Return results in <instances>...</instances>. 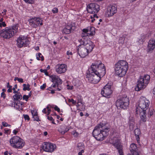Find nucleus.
<instances>
[{
  "label": "nucleus",
  "instance_id": "f257e3e1",
  "mask_svg": "<svg viewBox=\"0 0 155 155\" xmlns=\"http://www.w3.org/2000/svg\"><path fill=\"white\" fill-rule=\"evenodd\" d=\"M106 73L105 67L101 61H98L92 64L88 69L87 78L89 82L96 84L98 83Z\"/></svg>",
  "mask_w": 155,
  "mask_h": 155
},
{
  "label": "nucleus",
  "instance_id": "f03ea898",
  "mask_svg": "<svg viewBox=\"0 0 155 155\" xmlns=\"http://www.w3.org/2000/svg\"><path fill=\"white\" fill-rule=\"evenodd\" d=\"M128 67V63L125 61H119L115 65V73L120 77H123L126 74Z\"/></svg>",
  "mask_w": 155,
  "mask_h": 155
},
{
  "label": "nucleus",
  "instance_id": "7ed1b4c3",
  "mask_svg": "<svg viewBox=\"0 0 155 155\" xmlns=\"http://www.w3.org/2000/svg\"><path fill=\"white\" fill-rule=\"evenodd\" d=\"M150 77L147 74L144 76H141L137 81V86L135 88L136 91H139L146 88L149 84Z\"/></svg>",
  "mask_w": 155,
  "mask_h": 155
},
{
  "label": "nucleus",
  "instance_id": "20e7f679",
  "mask_svg": "<svg viewBox=\"0 0 155 155\" xmlns=\"http://www.w3.org/2000/svg\"><path fill=\"white\" fill-rule=\"evenodd\" d=\"M23 140L18 136H14L10 140V145L15 148L20 149L24 145Z\"/></svg>",
  "mask_w": 155,
  "mask_h": 155
},
{
  "label": "nucleus",
  "instance_id": "39448f33",
  "mask_svg": "<svg viewBox=\"0 0 155 155\" xmlns=\"http://www.w3.org/2000/svg\"><path fill=\"white\" fill-rule=\"evenodd\" d=\"M129 104V99L126 96L121 97L116 102V106L118 109H126Z\"/></svg>",
  "mask_w": 155,
  "mask_h": 155
},
{
  "label": "nucleus",
  "instance_id": "423d86ee",
  "mask_svg": "<svg viewBox=\"0 0 155 155\" xmlns=\"http://www.w3.org/2000/svg\"><path fill=\"white\" fill-rule=\"evenodd\" d=\"M150 104V101L147 99L145 97H140L139 102V107H137L136 109L138 108L139 111H146L147 110L149 105Z\"/></svg>",
  "mask_w": 155,
  "mask_h": 155
},
{
  "label": "nucleus",
  "instance_id": "0eeeda50",
  "mask_svg": "<svg viewBox=\"0 0 155 155\" xmlns=\"http://www.w3.org/2000/svg\"><path fill=\"white\" fill-rule=\"evenodd\" d=\"M51 78L52 81L53 83H55V84L52 85L51 86L49 87L48 89L49 90V88H51L52 87H53L55 88V90L58 91H60L62 89V87L60 85L62 82V81L58 76L54 75H51Z\"/></svg>",
  "mask_w": 155,
  "mask_h": 155
},
{
  "label": "nucleus",
  "instance_id": "6e6552de",
  "mask_svg": "<svg viewBox=\"0 0 155 155\" xmlns=\"http://www.w3.org/2000/svg\"><path fill=\"white\" fill-rule=\"evenodd\" d=\"M112 82L108 83L104 87L101 92L103 96L107 98L110 97L113 92L112 89Z\"/></svg>",
  "mask_w": 155,
  "mask_h": 155
},
{
  "label": "nucleus",
  "instance_id": "1a4fd4ad",
  "mask_svg": "<svg viewBox=\"0 0 155 155\" xmlns=\"http://www.w3.org/2000/svg\"><path fill=\"white\" fill-rule=\"evenodd\" d=\"M17 41V45L19 48L27 46L30 44L29 39L25 36H20Z\"/></svg>",
  "mask_w": 155,
  "mask_h": 155
},
{
  "label": "nucleus",
  "instance_id": "9d476101",
  "mask_svg": "<svg viewBox=\"0 0 155 155\" xmlns=\"http://www.w3.org/2000/svg\"><path fill=\"white\" fill-rule=\"evenodd\" d=\"M29 25L31 27L36 28L38 26L43 25V20L40 17H34L29 19L28 20Z\"/></svg>",
  "mask_w": 155,
  "mask_h": 155
},
{
  "label": "nucleus",
  "instance_id": "9b49d317",
  "mask_svg": "<svg viewBox=\"0 0 155 155\" xmlns=\"http://www.w3.org/2000/svg\"><path fill=\"white\" fill-rule=\"evenodd\" d=\"M110 126L107 127H105L102 129L101 132H100V133L95 137V139L99 141H102L104 139V138L106 137L109 134V131H110Z\"/></svg>",
  "mask_w": 155,
  "mask_h": 155
},
{
  "label": "nucleus",
  "instance_id": "f8f14e48",
  "mask_svg": "<svg viewBox=\"0 0 155 155\" xmlns=\"http://www.w3.org/2000/svg\"><path fill=\"white\" fill-rule=\"evenodd\" d=\"M14 35L8 27H6L0 31V36L6 39H9Z\"/></svg>",
  "mask_w": 155,
  "mask_h": 155
},
{
  "label": "nucleus",
  "instance_id": "ddd939ff",
  "mask_svg": "<svg viewBox=\"0 0 155 155\" xmlns=\"http://www.w3.org/2000/svg\"><path fill=\"white\" fill-rule=\"evenodd\" d=\"M87 11L89 13L95 14L97 13L99 11L100 6L96 3H91L87 6Z\"/></svg>",
  "mask_w": 155,
  "mask_h": 155
},
{
  "label": "nucleus",
  "instance_id": "4468645a",
  "mask_svg": "<svg viewBox=\"0 0 155 155\" xmlns=\"http://www.w3.org/2000/svg\"><path fill=\"white\" fill-rule=\"evenodd\" d=\"M55 144L49 142H45L43 145L42 148L44 150L47 152H52L56 149Z\"/></svg>",
  "mask_w": 155,
  "mask_h": 155
},
{
  "label": "nucleus",
  "instance_id": "2eb2a0df",
  "mask_svg": "<svg viewBox=\"0 0 155 155\" xmlns=\"http://www.w3.org/2000/svg\"><path fill=\"white\" fill-rule=\"evenodd\" d=\"M105 124L104 123H100L94 128L93 131V135L94 137L95 138V137L97 136V135L100 133V132H101L102 129L101 128H103L105 127Z\"/></svg>",
  "mask_w": 155,
  "mask_h": 155
},
{
  "label": "nucleus",
  "instance_id": "dca6fc26",
  "mask_svg": "<svg viewBox=\"0 0 155 155\" xmlns=\"http://www.w3.org/2000/svg\"><path fill=\"white\" fill-rule=\"evenodd\" d=\"M112 144L118 150L120 155H124L123 151L122 146L120 144V141L117 138H115L114 141H113Z\"/></svg>",
  "mask_w": 155,
  "mask_h": 155
},
{
  "label": "nucleus",
  "instance_id": "f3484780",
  "mask_svg": "<svg viewBox=\"0 0 155 155\" xmlns=\"http://www.w3.org/2000/svg\"><path fill=\"white\" fill-rule=\"evenodd\" d=\"M67 70V66L65 64H58L55 66L56 72L59 74H61L65 72Z\"/></svg>",
  "mask_w": 155,
  "mask_h": 155
},
{
  "label": "nucleus",
  "instance_id": "a211bd4d",
  "mask_svg": "<svg viewBox=\"0 0 155 155\" xmlns=\"http://www.w3.org/2000/svg\"><path fill=\"white\" fill-rule=\"evenodd\" d=\"M78 50V54L81 58L85 57L89 53L85 48L81 44L79 45Z\"/></svg>",
  "mask_w": 155,
  "mask_h": 155
},
{
  "label": "nucleus",
  "instance_id": "6ab92c4d",
  "mask_svg": "<svg viewBox=\"0 0 155 155\" xmlns=\"http://www.w3.org/2000/svg\"><path fill=\"white\" fill-rule=\"evenodd\" d=\"M81 44L85 48L89 53L91 52L94 48L93 44L90 40L85 41L83 42H81Z\"/></svg>",
  "mask_w": 155,
  "mask_h": 155
},
{
  "label": "nucleus",
  "instance_id": "aec40b11",
  "mask_svg": "<svg viewBox=\"0 0 155 155\" xmlns=\"http://www.w3.org/2000/svg\"><path fill=\"white\" fill-rule=\"evenodd\" d=\"M117 12V9L115 6L110 5L107 8V11L105 13V15L107 17H111L113 16Z\"/></svg>",
  "mask_w": 155,
  "mask_h": 155
},
{
  "label": "nucleus",
  "instance_id": "412c9836",
  "mask_svg": "<svg viewBox=\"0 0 155 155\" xmlns=\"http://www.w3.org/2000/svg\"><path fill=\"white\" fill-rule=\"evenodd\" d=\"M75 29V27L73 26L72 24H69L66 26L62 31L63 33L66 34H68L70 33L73 32Z\"/></svg>",
  "mask_w": 155,
  "mask_h": 155
},
{
  "label": "nucleus",
  "instance_id": "4be33fe9",
  "mask_svg": "<svg viewBox=\"0 0 155 155\" xmlns=\"http://www.w3.org/2000/svg\"><path fill=\"white\" fill-rule=\"evenodd\" d=\"M136 112L137 114H139L140 116V120L143 122H146L147 120L146 115V111H139L138 108L136 109Z\"/></svg>",
  "mask_w": 155,
  "mask_h": 155
},
{
  "label": "nucleus",
  "instance_id": "5701e85b",
  "mask_svg": "<svg viewBox=\"0 0 155 155\" xmlns=\"http://www.w3.org/2000/svg\"><path fill=\"white\" fill-rule=\"evenodd\" d=\"M130 150L132 155H139L137 151V146L135 144L132 143L130 145Z\"/></svg>",
  "mask_w": 155,
  "mask_h": 155
},
{
  "label": "nucleus",
  "instance_id": "b1692460",
  "mask_svg": "<svg viewBox=\"0 0 155 155\" xmlns=\"http://www.w3.org/2000/svg\"><path fill=\"white\" fill-rule=\"evenodd\" d=\"M148 48L149 51H152L155 48V40L153 39L150 40L149 42Z\"/></svg>",
  "mask_w": 155,
  "mask_h": 155
},
{
  "label": "nucleus",
  "instance_id": "393cba45",
  "mask_svg": "<svg viewBox=\"0 0 155 155\" xmlns=\"http://www.w3.org/2000/svg\"><path fill=\"white\" fill-rule=\"evenodd\" d=\"M88 34L92 35L91 33H85L82 32L81 35L82 38L79 40V41L81 43L85 41L88 40H89L88 39V36L87 35Z\"/></svg>",
  "mask_w": 155,
  "mask_h": 155
},
{
  "label": "nucleus",
  "instance_id": "a878e982",
  "mask_svg": "<svg viewBox=\"0 0 155 155\" xmlns=\"http://www.w3.org/2000/svg\"><path fill=\"white\" fill-rule=\"evenodd\" d=\"M134 133L135 136L136 137L137 140L138 141L139 140V135L141 134L140 130L137 128L134 131Z\"/></svg>",
  "mask_w": 155,
  "mask_h": 155
},
{
  "label": "nucleus",
  "instance_id": "bb28decb",
  "mask_svg": "<svg viewBox=\"0 0 155 155\" xmlns=\"http://www.w3.org/2000/svg\"><path fill=\"white\" fill-rule=\"evenodd\" d=\"M11 30L12 33H13L15 35L17 32L18 30V25H15L13 26L12 27H8Z\"/></svg>",
  "mask_w": 155,
  "mask_h": 155
},
{
  "label": "nucleus",
  "instance_id": "cd10ccee",
  "mask_svg": "<svg viewBox=\"0 0 155 155\" xmlns=\"http://www.w3.org/2000/svg\"><path fill=\"white\" fill-rule=\"evenodd\" d=\"M13 97L14 100L16 101L21 100L22 97L21 94L19 92L14 95Z\"/></svg>",
  "mask_w": 155,
  "mask_h": 155
},
{
  "label": "nucleus",
  "instance_id": "c85d7f7f",
  "mask_svg": "<svg viewBox=\"0 0 155 155\" xmlns=\"http://www.w3.org/2000/svg\"><path fill=\"white\" fill-rule=\"evenodd\" d=\"M68 130L69 129H66V130L64 129L63 127H61V128L59 129L58 130L59 132L62 134H64L66 132L68 131Z\"/></svg>",
  "mask_w": 155,
  "mask_h": 155
},
{
  "label": "nucleus",
  "instance_id": "c756f323",
  "mask_svg": "<svg viewBox=\"0 0 155 155\" xmlns=\"http://www.w3.org/2000/svg\"><path fill=\"white\" fill-rule=\"evenodd\" d=\"M36 58L38 60H41L42 61L44 60V58L41 53L36 54Z\"/></svg>",
  "mask_w": 155,
  "mask_h": 155
},
{
  "label": "nucleus",
  "instance_id": "7c9ffc66",
  "mask_svg": "<svg viewBox=\"0 0 155 155\" xmlns=\"http://www.w3.org/2000/svg\"><path fill=\"white\" fill-rule=\"evenodd\" d=\"M23 90H28V91H29L31 89L30 88V85L29 84H28L26 85L24 84H23Z\"/></svg>",
  "mask_w": 155,
  "mask_h": 155
},
{
  "label": "nucleus",
  "instance_id": "2f4dec72",
  "mask_svg": "<svg viewBox=\"0 0 155 155\" xmlns=\"http://www.w3.org/2000/svg\"><path fill=\"white\" fill-rule=\"evenodd\" d=\"M77 102L76 103L77 104L80 103L81 104H82V99H81V96L78 95L77 97Z\"/></svg>",
  "mask_w": 155,
  "mask_h": 155
},
{
  "label": "nucleus",
  "instance_id": "473e14b6",
  "mask_svg": "<svg viewBox=\"0 0 155 155\" xmlns=\"http://www.w3.org/2000/svg\"><path fill=\"white\" fill-rule=\"evenodd\" d=\"M7 87L8 88L7 90L8 92V93L12 92V86L9 85V82L7 83Z\"/></svg>",
  "mask_w": 155,
  "mask_h": 155
},
{
  "label": "nucleus",
  "instance_id": "72a5a7b5",
  "mask_svg": "<svg viewBox=\"0 0 155 155\" xmlns=\"http://www.w3.org/2000/svg\"><path fill=\"white\" fill-rule=\"evenodd\" d=\"M125 40V36L124 35H123L122 36L120 37V38L119 42L120 43H123L124 42V41Z\"/></svg>",
  "mask_w": 155,
  "mask_h": 155
},
{
  "label": "nucleus",
  "instance_id": "f704fd0d",
  "mask_svg": "<svg viewBox=\"0 0 155 155\" xmlns=\"http://www.w3.org/2000/svg\"><path fill=\"white\" fill-rule=\"evenodd\" d=\"M153 114V109L150 108L149 110L148 114L150 116H151Z\"/></svg>",
  "mask_w": 155,
  "mask_h": 155
},
{
  "label": "nucleus",
  "instance_id": "c9c22d12",
  "mask_svg": "<svg viewBox=\"0 0 155 155\" xmlns=\"http://www.w3.org/2000/svg\"><path fill=\"white\" fill-rule=\"evenodd\" d=\"M68 101L69 102H72V103L74 104H75L77 103V101H74V99H68Z\"/></svg>",
  "mask_w": 155,
  "mask_h": 155
},
{
  "label": "nucleus",
  "instance_id": "e433bc0d",
  "mask_svg": "<svg viewBox=\"0 0 155 155\" xmlns=\"http://www.w3.org/2000/svg\"><path fill=\"white\" fill-rule=\"evenodd\" d=\"M48 119L49 120L51 121L52 123L53 124H55V123H54V120L53 119V118L51 117H50L49 116H48Z\"/></svg>",
  "mask_w": 155,
  "mask_h": 155
},
{
  "label": "nucleus",
  "instance_id": "4c0bfd02",
  "mask_svg": "<svg viewBox=\"0 0 155 155\" xmlns=\"http://www.w3.org/2000/svg\"><path fill=\"white\" fill-rule=\"evenodd\" d=\"M52 12L54 13H56L58 12V9L57 8H54L52 10Z\"/></svg>",
  "mask_w": 155,
  "mask_h": 155
},
{
  "label": "nucleus",
  "instance_id": "58836bf2",
  "mask_svg": "<svg viewBox=\"0 0 155 155\" xmlns=\"http://www.w3.org/2000/svg\"><path fill=\"white\" fill-rule=\"evenodd\" d=\"M31 112L32 114L33 117V116L38 115L37 112L36 111H35L34 110H31Z\"/></svg>",
  "mask_w": 155,
  "mask_h": 155
},
{
  "label": "nucleus",
  "instance_id": "ea45409f",
  "mask_svg": "<svg viewBox=\"0 0 155 155\" xmlns=\"http://www.w3.org/2000/svg\"><path fill=\"white\" fill-rule=\"evenodd\" d=\"M6 26V24L5 22H2L0 23V27L2 28V27H5Z\"/></svg>",
  "mask_w": 155,
  "mask_h": 155
},
{
  "label": "nucleus",
  "instance_id": "a19ab883",
  "mask_svg": "<svg viewBox=\"0 0 155 155\" xmlns=\"http://www.w3.org/2000/svg\"><path fill=\"white\" fill-rule=\"evenodd\" d=\"M40 71L41 72H43L45 73V75H48V73L47 72V71L46 70H43L42 69H41L40 70Z\"/></svg>",
  "mask_w": 155,
  "mask_h": 155
},
{
  "label": "nucleus",
  "instance_id": "79ce46f5",
  "mask_svg": "<svg viewBox=\"0 0 155 155\" xmlns=\"http://www.w3.org/2000/svg\"><path fill=\"white\" fill-rule=\"evenodd\" d=\"M72 134L74 137H77L79 135V134L75 131H73Z\"/></svg>",
  "mask_w": 155,
  "mask_h": 155
},
{
  "label": "nucleus",
  "instance_id": "37998d69",
  "mask_svg": "<svg viewBox=\"0 0 155 155\" xmlns=\"http://www.w3.org/2000/svg\"><path fill=\"white\" fill-rule=\"evenodd\" d=\"M29 98V96L28 95H23V100H25L26 101H27L28 100V99Z\"/></svg>",
  "mask_w": 155,
  "mask_h": 155
},
{
  "label": "nucleus",
  "instance_id": "c03bdc74",
  "mask_svg": "<svg viewBox=\"0 0 155 155\" xmlns=\"http://www.w3.org/2000/svg\"><path fill=\"white\" fill-rule=\"evenodd\" d=\"M33 117L34 119V120H36L37 121H38L39 120V119L38 118V115L33 116Z\"/></svg>",
  "mask_w": 155,
  "mask_h": 155
},
{
  "label": "nucleus",
  "instance_id": "a18cd8bd",
  "mask_svg": "<svg viewBox=\"0 0 155 155\" xmlns=\"http://www.w3.org/2000/svg\"><path fill=\"white\" fill-rule=\"evenodd\" d=\"M24 117L25 120H29L30 119L28 115H24Z\"/></svg>",
  "mask_w": 155,
  "mask_h": 155
},
{
  "label": "nucleus",
  "instance_id": "49530a36",
  "mask_svg": "<svg viewBox=\"0 0 155 155\" xmlns=\"http://www.w3.org/2000/svg\"><path fill=\"white\" fill-rule=\"evenodd\" d=\"M67 88L69 90H72L74 88V87L73 86H69V85H67Z\"/></svg>",
  "mask_w": 155,
  "mask_h": 155
},
{
  "label": "nucleus",
  "instance_id": "de8ad7c7",
  "mask_svg": "<svg viewBox=\"0 0 155 155\" xmlns=\"http://www.w3.org/2000/svg\"><path fill=\"white\" fill-rule=\"evenodd\" d=\"M25 2H28L29 3L32 4L33 3V0H24Z\"/></svg>",
  "mask_w": 155,
  "mask_h": 155
},
{
  "label": "nucleus",
  "instance_id": "09e8293b",
  "mask_svg": "<svg viewBox=\"0 0 155 155\" xmlns=\"http://www.w3.org/2000/svg\"><path fill=\"white\" fill-rule=\"evenodd\" d=\"M46 84H43V85L41 86H40V88L41 89L43 90L46 87Z\"/></svg>",
  "mask_w": 155,
  "mask_h": 155
},
{
  "label": "nucleus",
  "instance_id": "8fccbe9b",
  "mask_svg": "<svg viewBox=\"0 0 155 155\" xmlns=\"http://www.w3.org/2000/svg\"><path fill=\"white\" fill-rule=\"evenodd\" d=\"M54 108L55 110L57 111L58 112H60V109L57 106H55Z\"/></svg>",
  "mask_w": 155,
  "mask_h": 155
},
{
  "label": "nucleus",
  "instance_id": "3c124183",
  "mask_svg": "<svg viewBox=\"0 0 155 155\" xmlns=\"http://www.w3.org/2000/svg\"><path fill=\"white\" fill-rule=\"evenodd\" d=\"M2 124L3 126L5 127H8V124L5 122H2Z\"/></svg>",
  "mask_w": 155,
  "mask_h": 155
},
{
  "label": "nucleus",
  "instance_id": "603ef678",
  "mask_svg": "<svg viewBox=\"0 0 155 155\" xmlns=\"http://www.w3.org/2000/svg\"><path fill=\"white\" fill-rule=\"evenodd\" d=\"M130 130H132L134 129V125L132 124V125H130Z\"/></svg>",
  "mask_w": 155,
  "mask_h": 155
},
{
  "label": "nucleus",
  "instance_id": "864d4df0",
  "mask_svg": "<svg viewBox=\"0 0 155 155\" xmlns=\"http://www.w3.org/2000/svg\"><path fill=\"white\" fill-rule=\"evenodd\" d=\"M17 81L20 83H23L24 82L23 79L22 78H18Z\"/></svg>",
  "mask_w": 155,
  "mask_h": 155
},
{
  "label": "nucleus",
  "instance_id": "5fc2aeb1",
  "mask_svg": "<svg viewBox=\"0 0 155 155\" xmlns=\"http://www.w3.org/2000/svg\"><path fill=\"white\" fill-rule=\"evenodd\" d=\"M88 31L87 29H84L83 30V33H88Z\"/></svg>",
  "mask_w": 155,
  "mask_h": 155
},
{
  "label": "nucleus",
  "instance_id": "6e6d98bb",
  "mask_svg": "<svg viewBox=\"0 0 155 155\" xmlns=\"http://www.w3.org/2000/svg\"><path fill=\"white\" fill-rule=\"evenodd\" d=\"M1 96L2 97H3L4 98H5V95L4 92L2 93L1 94Z\"/></svg>",
  "mask_w": 155,
  "mask_h": 155
},
{
  "label": "nucleus",
  "instance_id": "4d7b16f0",
  "mask_svg": "<svg viewBox=\"0 0 155 155\" xmlns=\"http://www.w3.org/2000/svg\"><path fill=\"white\" fill-rule=\"evenodd\" d=\"M67 54L68 55H72V53L70 51H67Z\"/></svg>",
  "mask_w": 155,
  "mask_h": 155
},
{
  "label": "nucleus",
  "instance_id": "13d9d810",
  "mask_svg": "<svg viewBox=\"0 0 155 155\" xmlns=\"http://www.w3.org/2000/svg\"><path fill=\"white\" fill-rule=\"evenodd\" d=\"M84 152V150H82L81 151L79 152L78 154V155H83L82 153Z\"/></svg>",
  "mask_w": 155,
  "mask_h": 155
},
{
  "label": "nucleus",
  "instance_id": "bf43d9fd",
  "mask_svg": "<svg viewBox=\"0 0 155 155\" xmlns=\"http://www.w3.org/2000/svg\"><path fill=\"white\" fill-rule=\"evenodd\" d=\"M13 132L14 134L16 135L18 132V131L16 130H13Z\"/></svg>",
  "mask_w": 155,
  "mask_h": 155
},
{
  "label": "nucleus",
  "instance_id": "052dcab7",
  "mask_svg": "<svg viewBox=\"0 0 155 155\" xmlns=\"http://www.w3.org/2000/svg\"><path fill=\"white\" fill-rule=\"evenodd\" d=\"M17 84H15L14 85V87H13L12 88V90H15V89L17 88Z\"/></svg>",
  "mask_w": 155,
  "mask_h": 155
},
{
  "label": "nucleus",
  "instance_id": "680f3d73",
  "mask_svg": "<svg viewBox=\"0 0 155 155\" xmlns=\"http://www.w3.org/2000/svg\"><path fill=\"white\" fill-rule=\"evenodd\" d=\"M94 15H93V18H98V16L96 14H94Z\"/></svg>",
  "mask_w": 155,
  "mask_h": 155
},
{
  "label": "nucleus",
  "instance_id": "e2e57ef3",
  "mask_svg": "<svg viewBox=\"0 0 155 155\" xmlns=\"http://www.w3.org/2000/svg\"><path fill=\"white\" fill-rule=\"evenodd\" d=\"M46 108H44L43 110H42V112L43 113H44L45 114H46Z\"/></svg>",
  "mask_w": 155,
  "mask_h": 155
},
{
  "label": "nucleus",
  "instance_id": "0e129e2a",
  "mask_svg": "<svg viewBox=\"0 0 155 155\" xmlns=\"http://www.w3.org/2000/svg\"><path fill=\"white\" fill-rule=\"evenodd\" d=\"M55 88V87H54ZM56 89V88H55V89L54 90H52L51 91V93L52 94H54V93H55V91H56V90H55Z\"/></svg>",
  "mask_w": 155,
  "mask_h": 155
},
{
  "label": "nucleus",
  "instance_id": "69168bd1",
  "mask_svg": "<svg viewBox=\"0 0 155 155\" xmlns=\"http://www.w3.org/2000/svg\"><path fill=\"white\" fill-rule=\"evenodd\" d=\"M91 18L92 19V20H91L92 22H93L95 20V19H94V18H93V17H92V16H91Z\"/></svg>",
  "mask_w": 155,
  "mask_h": 155
},
{
  "label": "nucleus",
  "instance_id": "338daca9",
  "mask_svg": "<svg viewBox=\"0 0 155 155\" xmlns=\"http://www.w3.org/2000/svg\"><path fill=\"white\" fill-rule=\"evenodd\" d=\"M48 114L47 115H48L50 113V112H51V110L50 109H48Z\"/></svg>",
  "mask_w": 155,
  "mask_h": 155
},
{
  "label": "nucleus",
  "instance_id": "774afa93",
  "mask_svg": "<svg viewBox=\"0 0 155 155\" xmlns=\"http://www.w3.org/2000/svg\"><path fill=\"white\" fill-rule=\"evenodd\" d=\"M141 37H142L141 39H142V40H144V38H145L146 36L145 35H143V37H142V36H141Z\"/></svg>",
  "mask_w": 155,
  "mask_h": 155
}]
</instances>
